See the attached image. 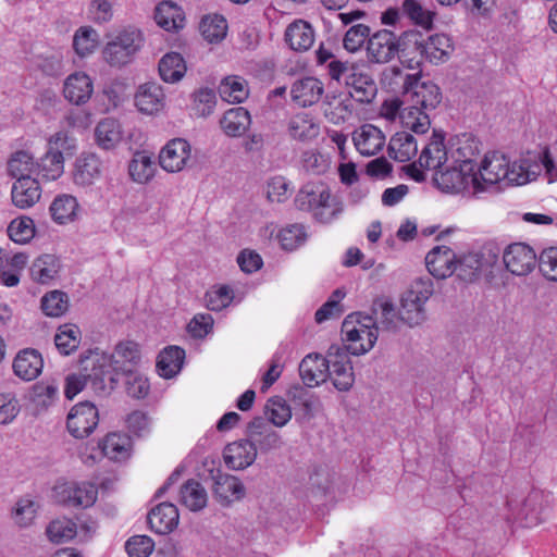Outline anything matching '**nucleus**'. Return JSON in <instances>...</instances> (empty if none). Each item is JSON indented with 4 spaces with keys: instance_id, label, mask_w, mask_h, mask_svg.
Instances as JSON below:
<instances>
[{
    "instance_id": "nucleus-1",
    "label": "nucleus",
    "mask_w": 557,
    "mask_h": 557,
    "mask_svg": "<svg viewBox=\"0 0 557 557\" xmlns=\"http://www.w3.org/2000/svg\"><path fill=\"white\" fill-rule=\"evenodd\" d=\"M533 161L534 164H531V158H522L510 163L505 154L491 152L485 154L476 173L486 190L497 184L502 185L500 188H503L511 185H523L535 180L541 169L537 161L542 162L550 182L557 178V165L554 163L548 149L535 157Z\"/></svg>"
},
{
    "instance_id": "nucleus-2",
    "label": "nucleus",
    "mask_w": 557,
    "mask_h": 557,
    "mask_svg": "<svg viewBox=\"0 0 557 557\" xmlns=\"http://www.w3.org/2000/svg\"><path fill=\"white\" fill-rule=\"evenodd\" d=\"M295 206L300 211L312 213L320 223H331L343 212V206L332 197L330 188L323 182L305 184L295 197Z\"/></svg>"
},
{
    "instance_id": "nucleus-3",
    "label": "nucleus",
    "mask_w": 557,
    "mask_h": 557,
    "mask_svg": "<svg viewBox=\"0 0 557 557\" xmlns=\"http://www.w3.org/2000/svg\"><path fill=\"white\" fill-rule=\"evenodd\" d=\"M143 46V33L134 27L125 28L106 44L102 58L111 67L121 69L134 61Z\"/></svg>"
},
{
    "instance_id": "nucleus-4",
    "label": "nucleus",
    "mask_w": 557,
    "mask_h": 557,
    "mask_svg": "<svg viewBox=\"0 0 557 557\" xmlns=\"http://www.w3.org/2000/svg\"><path fill=\"white\" fill-rule=\"evenodd\" d=\"M437 186L446 193H460L472 190L473 195L486 191L479 180L474 163H458V166H451L445 171L436 173L434 177Z\"/></svg>"
},
{
    "instance_id": "nucleus-5",
    "label": "nucleus",
    "mask_w": 557,
    "mask_h": 557,
    "mask_svg": "<svg viewBox=\"0 0 557 557\" xmlns=\"http://www.w3.org/2000/svg\"><path fill=\"white\" fill-rule=\"evenodd\" d=\"M82 364L96 392H111L122 375L121 370L115 368L107 354L95 352L82 360Z\"/></svg>"
},
{
    "instance_id": "nucleus-6",
    "label": "nucleus",
    "mask_w": 557,
    "mask_h": 557,
    "mask_svg": "<svg viewBox=\"0 0 557 557\" xmlns=\"http://www.w3.org/2000/svg\"><path fill=\"white\" fill-rule=\"evenodd\" d=\"M403 98L407 103L420 107L426 112L437 107L442 94L433 82H421L419 76L406 74L403 77Z\"/></svg>"
},
{
    "instance_id": "nucleus-7",
    "label": "nucleus",
    "mask_w": 557,
    "mask_h": 557,
    "mask_svg": "<svg viewBox=\"0 0 557 557\" xmlns=\"http://www.w3.org/2000/svg\"><path fill=\"white\" fill-rule=\"evenodd\" d=\"M377 332L379 326L374 322V318L372 315H363L360 312L347 315L342 324L344 339H356L359 333L366 334V339H368L367 344H364L366 347L362 345L359 347L354 346V350L357 354H367L374 347L377 341Z\"/></svg>"
},
{
    "instance_id": "nucleus-8",
    "label": "nucleus",
    "mask_w": 557,
    "mask_h": 557,
    "mask_svg": "<svg viewBox=\"0 0 557 557\" xmlns=\"http://www.w3.org/2000/svg\"><path fill=\"white\" fill-rule=\"evenodd\" d=\"M327 377L339 392L349 391L355 383V374L348 352L341 345L329 348Z\"/></svg>"
},
{
    "instance_id": "nucleus-9",
    "label": "nucleus",
    "mask_w": 557,
    "mask_h": 557,
    "mask_svg": "<svg viewBox=\"0 0 557 557\" xmlns=\"http://www.w3.org/2000/svg\"><path fill=\"white\" fill-rule=\"evenodd\" d=\"M99 424V411L90 401L76 404L66 417L69 433L78 440L90 436Z\"/></svg>"
},
{
    "instance_id": "nucleus-10",
    "label": "nucleus",
    "mask_w": 557,
    "mask_h": 557,
    "mask_svg": "<svg viewBox=\"0 0 557 557\" xmlns=\"http://www.w3.org/2000/svg\"><path fill=\"white\" fill-rule=\"evenodd\" d=\"M504 264L511 274L528 275L536 265V253L524 243H513L504 250Z\"/></svg>"
},
{
    "instance_id": "nucleus-11",
    "label": "nucleus",
    "mask_w": 557,
    "mask_h": 557,
    "mask_svg": "<svg viewBox=\"0 0 557 557\" xmlns=\"http://www.w3.org/2000/svg\"><path fill=\"white\" fill-rule=\"evenodd\" d=\"M398 37L388 29H381L371 35L367 45L368 60L383 64L398 57Z\"/></svg>"
},
{
    "instance_id": "nucleus-12",
    "label": "nucleus",
    "mask_w": 557,
    "mask_h": 557,
    "mask_svg": "<svg viewBox=\"0 0 557 557\" xmlns=\"http://www.w3.org/2000/svg\"><path fill=\"white\" fill-rule=\"evenodd\" d=\"M247 436L261 454L278 449L283 445L281 435L262 417H256L249 422Z\"/></svg>"
},
{
    "instance_id": "nucleus-13",
    "label": "nucleus",
    "mask_w": 557,
    "mask_h": 557,
    "mask_svg": "<svg viewBox=\"0 0 557 557\" xmlns=\"http://www.w3.org/2000/svg\"><path fill=\"white\" fill-rule=\"evenodd\" d=\"M496 256L488 255L481 251H470L468 253L456 257V271L457 276L468 283L476 281L484 270H487L495 262Z\"/></svg>"
},
{
    "instance_id": "nucleus-14",
    "label": "nucleus",
    "mask_w": 557,
    "mask_h": 557,
    "mask_svg": "<svg viewBox=\"0 0 557 557\" xmlns=\"http://www.w3.org/2000/svg\"><path fill=\"white\" fill-rule=\"evenodd\" d=\"M190 158V145L183 138H175L161 150L160 165L168 172L182 171Z\"/></svg>"
},
{
    "instance_id": "nucleus-15",
    "label": "nucleus",
    "mask_w": 557,
    "mask_h": 557,
    "mask_svg": "<svg viewBox=\"0 0 557 557\" xmlns=\"http://www.w3.org/2000/svg\"><path fill=\"white\" fill-rule=\"evenodd\" d=\"M323 92V83L313 76L297 79L290 87L292 100L301 108L311 107L318 103L321 100Z\"/></svg>"
},
{
    "instance_id": "nucleus-16",
    "label": "nucleus",
    "mask_w": 557,
    "mask_h": 557,
    "mask_svg": "<svg viewBox=\"0 0 557 557\" xmlns=\"http://www.w3.org/2000/svg\"><path fill=\"white\" fill-rule=\"evenodd\" d=\"M256 458L257 448L248 437L230 443L223 450L224 462L232 470H244L251 466Z\"/></svg>"
},
{
    "instance_id": "nucleus-17",
    "label": "nucleus",
    "mask_w": 557,
    "mask_h": 557,
    "mask_svg": "<svg viewBox=\"0 0 557 557\" xmlns=\"http://www.w3.org/2000/svg\"><path fill=\"white\" fill-rule=\"evenodd\" d=\"M456 253L446 246L434 247L425 257L430 274L436 278H446L456 271Z\"/></svg>"
},
{
    "instance_id": "nucleus-18",
    "label": "nucleus",
    "mask_w": 557,
    "mask_h": 557,
    "mask_svg": "<svg viewBox=\"0 0 557 557\" xmlns=\"http://www.w3.org/2000/svg\"><path fill=\"white\" fill-rule=\"evenodd\" d=\"M329 354L307 355L299 364V375L307 387L319 386L327 379Z\"/></svg>"
},
{
    "instance_id": "nucleus-19",
    "label": "nucleus",
    "mask_w": 557,
    "mask_h": 557,
    "mask_svg": "<svg viewBox=\"0 0 557 557\" xmlns=\"http://www.w3.org/2000/svg\"><path fill=\"white\" fill-rule=\"evenodd\" d=\"M352 141L362 156L370 157L382 150L385 145V136L379 127L364 124L354 132Z\"/></svg>"
},
{
    "instance_id": "nucleus-20",
    "label": "nucleus",
    "mask_w": 557,
    "mask_h": 557,
    "mask_svg": "<svg viewBox=\"0 0 557 557\" xmlns=\"http://www.w3.org/2000/svg\"><path fill=\"white\" fill-rule=\"evenodd\" d=\"M94 92L91 78L84 72H75L66 77L63 94L71 103L85 104Z\"/></svg>"
},
{
    "instance_id": "nucleus-21",
    "label": "nucleus",
    "mask_w": 557,
    "mask_h": 557,
    "mask_svg": "<svg viewBox=\"0 0 557 557\" xmlns=\"http://www.w3.org/2000/svg\"><path fill=\"white\" fill-rule=\"evenodd\" d=\"M44 368L40 352L34 348H25L17 352L13 360V371L24 381H33L39 376Z\"/></svg>"
},
{
    "instance_id": "nucleus-22",
    "label": "nucleus",
    "mask_w": 557,
    "mask_h": 557,
    "mask_svg": "<svg viewBox=\"0 0 557 557\" xmlns=\"http://www.w3.org/2000/svg\"><path fill=\"white\" fill-rule=\"evenodd\" d=\"M178 509L172 503H161L148 513V523L158 534H169L178 524Z\"/></svg>"
},
{
    "instance_id": "nucleus-23",
    "label": "nucleus",
    "mask_w": 557,
    "mask_h": 557,
    "mask_svg": "<svg viewBox=\"0 0 557 557\" xmlns=\"http://www.w3.org/2000/svg\"><path fill=\"white\" fill-rule=\"evenodd\" d=\"M212 479L213 494L222 505H230L245 496V486L236 476L218 472Z\"/></svg>"
},
{
    "instance_id": "nucleus-24",
    "label": "nucleus",
    "mask_w": 557,
    "mask_h": 557,
    "mask_svg": "<svg viewBox=\"0 0 557 557\" xmlns=\"http://www.w3.org/2000/svg\"><path fill=\"white\" fill-rule=\"evenodd\" d=\"M41 189L39 182L33 177H20L12 186V202L20 209H27L39 201Z\"/></svg>"
},
{
    "instance_id": "nucleus-25",
    "label": "nucleus",
    "mask_w": 557,
    "mask_h": 557,
    "mask_svg": "<svg viewBox=\"0 0 557 557\" xmlns=\"http://www.w3.org/2000/svg\"><path fill=\"white\" fill-rule=\"evenodd\" d=\"M102 163L95 153H83L76 159L73 173L74 183L79 186H90L100 178Z\"/></svg>"
},
{
    "instance_id": "nucleus-26",
    "label": "nucleus",
    "mask_w": 557,
    "mask_h": 557,
    "mask_svg": "<svg viewBox=\"0 0 557 557\" xmlns=\"http://www.w3.org/2000/svg\"><path fill=\"white\" fill-rule=\"evenodd\" d=\"M62 494L66 506L87 508L97 500L98 490L94 483H72L63 488Z\"/></svg>"
},
{
    "instance_id": "nucleus-27",
    "label": "nucleus",
    "mask_w": 557,
    "mask_h": 557,
    "mask_svg": "<svg viewBox=\"0 0 557 557\" xmlns=\"http://www.w3.org/2000/svg\"><path fill=\"white\" fill-rule=\"evenodd\" d=\"M349 96L362 104L371 103L377 95V86L374 79L367 73L355 72L347 81Z\"/></svg>"
},
{
    "instance_id": "nucleus-28",
    "label": "nucleus",
    "mask_w": 557,
    "mask_h": 557,
    "mask_svg": "<svg viewBox=\"0 0 557 557\" xmlns=\"http://www.w3.org/2000/svg\"><path fill=\"white\" fill-rule=\"evenodd\" d=\"M116 369L121 370V374L129 373L137 370L140 362V351L138 344L133 341L119 343L114 351L108 355Z\"/></svg>"
},
{
    "instance_id": "nucleus-29",
    "label": "nucleus",
    "mask_w": 557,
    "mask_h": 557,
    "mask_svg": "<svg viewBox=\"0 0 557 557\" xmlns=\"http://www.w3.org/2000/svg\"><path fill=\"white\" fill-rule=\"evenodd\" d=\"M398 58L419 65L423 61V35L419 32H404L398 37Z\"/></svg>"
},
{
    "instance_id": "nucleus-30",
    "label": "nucleus",
    "mask_w": 557,
    "mask_h": 557,
    "mask_svg": "<svg viewBox=\"0 0 557 557\" xmlns=\"http://www.w3.org/2000/svg\"><path fill=\"white\" fill-rule=\"evenodd\" d=\"M287 397L292 409L296 416L300 414L304 419H311L319 405V398L306 387L293 385L287 391Z\"/></svg>"
},
{
    "instance_id": "nucleus-31",
    "label": "nucleus",
    "mask_w": 557,
    "mask_h": 557,
    "mask_svg": "<svg viewBox=\"0 0 557 557\" xmlns=\"http://www.w3.org/2000/svg\"><path fill=\"white\" fill-rule=\"evenodd\" d=\"M135 104L138 110L146 114H153L164 106V94L161 86L156 83L144 84L135 96Z\"/></svg>"
},
{
    "instance_id": "nucleus-32",
    "label": "nucleus",
    "mask_w": 557,
    "mask_h": 557,
    "mask_svg": "<svg viewBox=\"0 0 557 557\" xmlns=\"http://www.w3.org/2000/svg\"><path fill=\"white\" fill-rule=\"evenodd\" d=\"M285 40L295 51H307L314 42V30L302 20L289 24L285 30Z\"/></svg>"
},
{
    "instance_id": "nucleus-33",
    "label": "nucleus",
    "mask_w": 557,
    "mask_h": 557,
    "mask_svg": "<svg viewBox=\"0 0 557 557\" xmlns=\"http://www.w3.org/2000/svg\"><path fill=\"white\" fill-rule=\"evenodd\" d=\"M447 160L444 137L434 133L430 143L422 149L418 163L421 169L437 170Z\"/></svg>"
},
{
    "instance_id": "nucleus-34",
    "label": "nucleus",
    "mask_w": 557,
    "mask_h": 557,
    "mask_svg": "<svg viewBox=\"0 0 557 557\" xmlns=\"http://www.w3.org/2000/svg\"><path fill=\"white\" fill-rule=\"evenodd\" d=\"M388 156L398 162H407L418 152V144L414 136L408 132H398L392 136L388 147Z\"/></svg>"
},
{
    "instance_id": "nucleus-35",
    "label": "nucleus",
    "mask_w": 557,
    "mask_h": 557,
    "mask_svg": "<svg viewBox=\"0 0 557 557\" xmlns=\"http://www.w3.org/2000/svg\"><path fill=\"white\" fill-rule=\"evenodd\" d=\"M250 124V114L243 107L233 108L226 111L220 120L222 129L230 137H239L244 135Z\"/></svg>"
},
{
    "instance_id": "nucleus-36",
    "label": "nucleus",
    "mask_w": 557,
    "mask_h": 557,
    "mask_svg": "<svg viewBox=\"0 0 557 557\" xmlns=\"http://www.w3.org/2000/svg\"><path fill=\"white\" fill-rule=\"evenodd\" d=\"M185 358L184 349L178 346H169L158 356L157 369L160 376L171 379L182 369Z\"/></svg>"
},
{
    "instance_id": "nucleus-37",
    "label": "nucleus",
    "mask_w": 557,
    "mask_h": 557,
    "mask_svg": "<svg viewBox=\"0 0 557 557\" xmlns=\"http://www.w3.org/2000/svg\"><path fill=\"white\" fill-rule=\"evenodd\" d=\"M453 51L450 38L444 34H435L423 38V60L431 63L444 62Z\"/></svg>"
},
{
    "instance_id": "nucleus-38",
    "label": "nucleus",
    "mask_w": 557,
    "mask_h": 557,
    "mask_svg": "<svg viewBox=\"0 0 557 557\" xmlns=\"http://www.w3.org/2000/svg\"><path fill=\"white\" fill-rule=\"evenodd\" d=\"M450 153L455 163H473L474 158L479 153V141L472 134L457 135L451 139Z\"/></svg>"
},
{
    "instance_id": "nucleus-39",
    "label": "nucleus",
    "mask_w": 557,
    "mask_h": 557,
    "mask_svg": "<svg viewBox=\"0 0 557 557\" xmlns=\"http://www.w3.org/2000/svg\"><path fill=\"white\" fill-rule=\"evenodd\" d=\"M154 20L165 30L182 28L184 25L183 10L172 1H162L154 10Z\"/></svg>"
},
{
    "instance_id": "nucleus-40",
    "label": "nucleus",
    "mask_w": 557,
    "mask_h": 557,
    "mask_svg": "<svg viewBox=\"0 0 557 557\" xmlns=\"http://www.w3.org/2000/svg\"><path fill=\"white\" fill-rule=\"evenodd\" d=\"M180 502L189 510L199 511L207 506V491L198 481L188 480L181 487Z\"/></svg>"
},
{
    "instance_id": "nucleus-41",
    "label": "nucleus",
    "mask_w": 557,
    "mask_h": 557,
    "mask_svg": "<svg viewBox=\"0 0 557 557\" xmlns=\"http://www.w3.org/2000/svg\"><path fill=\"white\" fill-rule=\"evenodd\" d=\"M186 70L185 60L177 52H169L159 61V74L166 83H176L181 81L185 75Z\"/></svg>"
},
{
    "instance_id": "nucleus-42",
    "label": "nucleus",
    "mask_w": 557,
    "mask_h": 557,
    "mask_svg": "<svg viewBox=\"0 0 557 557\" xmlns=\"http://www.w3.org/2000/svg\"><path fill=\"white\" fill-rule=\"evenodd\" d=\"M97 144L106 150L114 148L122 139L120 123L111 117H107L98 123L95 129Z\"/></svg>"
},
{
    "instance_id": "nucleus-43",
    "label": "nucleus",
    "mask_w": 557,
    "mask_h": 557,
    "mask_svg": "<svg viewBox=\"0 0 557 557\" xmlns=\"http://www.w3.org/2000/svg\"><path fill=\"white\" fill-rule=\"evenodd\" d=\"M219 94L228 103H242L249 95L247 82L240 76L225 77L219 86Z\"/></svg>"
},
{
    "instance_id": "nucleus-44",
    "label": "nucleus",
    "mask_w": 557,
    "mask_h": 557,
    "mask_svg": "<svg viewBox=\"0 0 557 557\" xmlns=\"http://www.w3.org/2000/svg\"><path fill=\"white\" fill-rule=\"evenodd\" d=\"M400 122L404 127L416 134H424L429 131L431 122L428 113L420 107L407 103L400 112Z\"/></svg>"
},
{
    "instance_id": "nucleus-45",
    "label": "nucleus",
    "mask_w": 557,
    "mask_h": 557,
    "mask_svg": "<svg viewBox=\"0 0 557 557\" xmlns=\"http://www.w3.org/2000/svg\"><path fill=\"white\" fill-rule=\"evenodd\" d=\"M77 209L76 198L66 194L57 196L49 208L53 221L59 224L73 221L76 218Z\"/></svg>"
},
{
    "instance_id": "nucleus-46",
    "label": "nucleus",
    "mask_w": 557,
    "mask_h": 557,
    "mask_svg": "<svg viewBox=\"0 0 557 557\" xmlns=\"http://www.w3.org/2000/svg\"><path fill=\"white\" fill-rule=\"evenodd\" d=\"M156 163L146 152H136L128 165L132 180L139 184L148 183L154 175Z\"/></svg>"
},
{
    "instance_id": "nucleus-47",
    "label": "nucleus",
    "mask_w": 557,
    "mask_h": 557,
    "mask_svg": "<svg viewBox=\"0 0 557 557\" xmlns=\"http://www.w3.org/2000/svg\"><path fill=\"white\" fill-rule=\"evenodd\" d=\"M288 134L294 139L307 140L319 135V126L308 113H298L288 122Z\"/></svg>"
},
{
    "instance_id": "nucleus-48",
    "label": "nucleus",
    "mask_w": 557,
    "mask_h": 557,
    "mask_svg": "<svg viewBox=\"0 0 557 557\" xmlns=\"http://www.w3.org/2000/svg\"><path fill=\"white\" fill-rule=\"evenodd\" d=\"M35 171L46 181H55L64 172V159L59 152L47 150L40 162L36 163Z\"/></svg>"
},
{
    "instance_id": "nucleus-49",
    "label": "nucleus",
    "mask_w": 557,
    "mask_h": 557,
    "mask_svg": "<svg viewBox=\"0 0 557 557\" xmlns=\"http://www.w3.org/2000/svg\"><path fill=\"white\" fill-rule=\"evenodd\" d=\"M103 456L111 460H122L128 456L129 438L125 435L111 433L108 434L99 444Z\"/></svg>"
},
{
    "instance_id": "nucleus-50",
    "label": "nucleus",
    "mask_w": 557,
    "mask_h": 557,
    "mask_svg": "<svg viewBox=\"0 0 557 557\" xmlns=\"http://www.w3.org/2000/svg\"><path fill=\"white\" fill-rule=\"evenodd\" d=\"M59 272V260L53 255H44L37 258L30 267L32 277L46 284L53 280Z\"/></svg>"
},
{
    "instance_id": "nucleus-51",
    "label": "nucleus",
    "mask_w": 557,
    "mask_h": 557,
    "mask_svg": "<svg viewBox=\"0 0 557 557\" xmlns=\"http://www.w3.org/2000/svg\"><path fill=\"white\" fill-rule=\"evenodd\" d=\"M199 29L207 41L219 42L226 36L227 22L220 14L207 15L202 17Z\"/></svg>"
},
{
    "instance_id": "nucleus-52",
    "label": "nucleus",
    "mask_w": 557,
    "mask_h": 557,
    "mask_svg": "<svg viewBox=\"0 0 557 557\" xmlns=\"http://www.w3.org/2000/svg\"><path fill=\"white\" fill-rule=\"evenodd\" d=\"M81 343V331L74 324H64L58 329L54 344L60 354L69 356L77 349Z\"/></svg>"
},
{
    "instance_id": "nucleus-53",
    "label": "nucleus",
    "mask_w": 557,
    "mask_h": 557,
    "mask_svg": "<svg viewBox=\"0 0 557 557\" xmlns=\"http://www.w3.org/2000/svg\"><path fill=\"white\" fill-rule=\"evenodd\" d=\"M35 168L34 157L25 150L16 151L8 161V172L16 180L32 177L30 174L36 172Z\"/></svg>"
},
{
    "instance_id": "nucleus-54",
    "label": "nucleus",
    "mask_w": 557,
    "mask_h": 557,
    "mask_svg": "<svg viewBox=\"0 0 557 557\" xmlns=\"http://www.w3.org/2000/svg\"><path fill=\"white\" fill-rule=\"evenodd\" d=\"M400 320L409 326L420 325L425 320L424 305L404 294L399 309Z\"/></svg>"
},
{
    "instance_id": "nucleus-55",
    "label": "nucleus",
    "mask_w": 557,
    "mask_h": 557,
    "mask_svg": "<svg viewBox=\"0 0 557 557\" xmlns=\"http://www.w3.org/2000/svg\"><path fill=\"white\" fill-rule=\"evenodd\" d=\"M373 313L375 314L374 322L379 326V330L396 331L400 320L399 312H396V308L388 301H381L374 305Z\"/></svg>"
},
{
    "instance_id": "nucleus-56",
    "label": "nucleus",
    "mask_w": 557,
    "mask_h": 557,
    "mask_svg": "<svg viewBox=\"0 0 557 557\" xmlns=\"http://www.w3.org/2000/svg\"><path fill=\"white\" fill-rule=\"evenodd\" d=\"M265 419L272 426H284L292 418V407L281 397L268 400L265 405Z\"/></svg>"
},
{
    "instance_id": "nucleus-57",
    "label": "nucleus",
    "mask_w": 557,
    "mask_h": 557,
    "mask_svg": "<svg viewBox=\"0 0 557 557\" xmlns=\"http://www.w3.org/2000/svg\"><path fill=\"white\" fill-rule=\"evenodd\" d=\"M47 535L53 543L60 544L74 539L77 535V524L69 519H58L49 523Z\"/></svg>"
},
{
    "instance_id": "nucleus-58",
    "label": "nucleus",
    "mask_w": 557,
    "mask_h": 557,
    "mask_svg": "<svg viewBox=\"0 0 557 557\" xmlns=\"http://www.w3.org/2000/svg\"><path fill=\"white\" fill-rule=\"evenodd\" d=\"M41 309L48 317H61L69 309V297L61 290L49 292L41 298Z\"/></svg>"
},
{
    "instance_id": "nucleus-59",
    "label": "nucleus",
    "mask_w": 557,
    "mask_h": 557,
    "mask_svg": "<svg viewBox=\"0 0 557 557\" xmlns=\"http://www.w3.org/2000/svg\"><path fill=\"white\" fill-rule=\"evenodd\" d=\"M98 40V33L89 26H84L76 30L73 38V47L78 55L86 57L94 52Z\"/></svg>"
},
{
    "instance_id": "nucleus-60",
    "label": "nucleus",
    "mask_w": 557,
    "mask_h": 557,
    "mask_svg": "<svg viewBox=\"0 0 557 557\" xmlns=\"http://www.w3.org/2000/svg\"><path fill=\"white\" fill-rule=\"evenodd\" d=\"M8 235L14 243H28L35 235L33 220L28 216H21L13 220L8 226Z\"/></svg>"
},
{
    "instance_id": "nucleus-61",
    "label": "nucleus",
    "mask_w": 557,
    "mask_h": 557,
    "mask_svg": "<svg viewBox=\"0 0 557 557\" xmlns=\"http://www.w3.org/2000/svg\"><path fill=\"white\" fill-rule=\"evenodd\" d=\"M277 238L283 249L292 251L305 244L307 234L302 225L293 224L282 228Z\"/></svg>"
},
{
    "instance_id": "nucleus-62",
    "label": "nucleus",
    "mask_w": 557,
    "mask_h": 557,
    "mask_svg": "<svg viewBox=\"0 0 557 557\" xmlns=\"http://www.w3.org/2000/svg\"><path fill=\"white\" fill-rule=\"evenodd\" d=\"M370 27L364 24H356L348 28L346 32L343 46L348 52H357L361 49L364 42L371 37Z\"/></svg>"
},
{
    "instance_id": "nucleus-63",
    "label": "nucleus",
    "mask_w": 557,
    "mask_h": 557,
    "mask_svg": "<svg viewBox=\"0 0 557 557\" xmlns=\"http://www.w3.org/2000/svg\"><path fill=\"white\" fill-rule=\"evenodd\" d=\"M48 146V150L59 152L63 156V159L72 157L77 149L76 139L65 131H60L52 135L49 138Z\"/></svg>"
},
{
    "instance_id": "nucleus-64",
    "label": "nucleus",
    "mask_w": 557,
    "mask_h": 557,
    "mask_svg": "<svg viewBox=\"0 0 557 557\" xmlns=\"http://www.w3.org/2000/svg\"><path fill=\"white\" fill-rule=\"evenodd\" d=\"M216 103V96L213 89L205 87L193 94V110L198 116H207L212 113Z\"/></svg>"
}]
</instances>
